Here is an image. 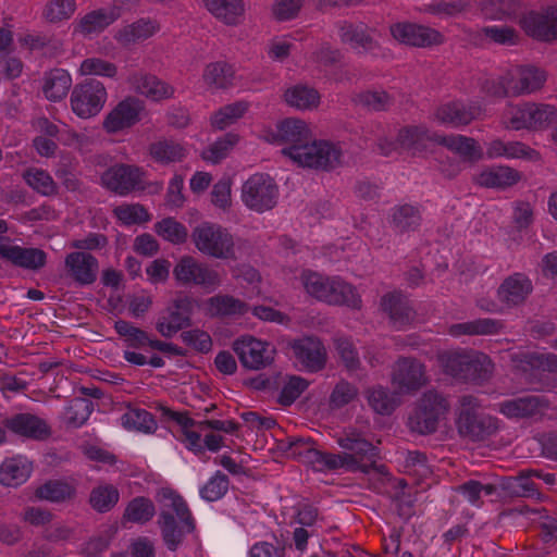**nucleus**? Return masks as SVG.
Instances as JSON below:
<instances>
[{
  "label": "nucleus",
  "mask_w": 557,
  "mask_h": 557,
  "mask_svg": "<svg viewBox=\"0 0 557 557\" xmlns=\"http://www.w3.org/2000/svg\"><path fill=\"white\" fill-rule=\"evenodd\" d=\"M444 371L453 377L482 384L487 381L493 371L488 356L476 351H456L442 357Z\"/></svg>",
  "instance_id": "4"
},
{
  "label": "nucleus",
  "mask_w": 557,
  "mask_h": 557,
  "mask_svg": "<svg viewBox=\"0 0 557 557\" xmlns=\"http://www.w3.org/2000/svg\"><path fill=\"white\" fill-rule=\"evenodd\" d=\"M426 383L423 364L414 358H399L392 371V384L398 393H413Z\"/></svg>",
  "instance_id": "15"
},
{
  "label": "nucleus",
  "mask_w": 557,
  "mask_h": 557,
  "mask_svg": "<svg viewBox=\"0 0 557 557\" xmlns=\"http://www.w3.org/2000/svg\"><path fill=\"white\" fill-rule=\"evenodd\" d=\"M391 34L401 44L413 47L437 46L444 41L438 30L413 23H396L391 26Z\"/></svg>",
  "instance_id": "19"
},
{
  "label": "nucleus",
  "mask_w": 557,
  "mask_h": 557,
  "mask_svg": "<svg viewBox=\"0 0 557 557\" xmlns=\"http://www.w3.org/2000/svg\"><path fill=\"white\" fill-rule=\"evenodd\" d=\"M200 307L197 298L187 295L177 296L162 312L156 323L157 331L166 338H171L183 329L193 325L191 315Z\"/></svg>",
  "instance_id": "8"
},
{
  "label": "nucleus",
  "mask_w": 557,
  "mask_h": 557,
  "mask_svg": "<svg viewBox=\"0 0 557 557\" xmlns=\"http://www.w3.org/2000/svg\"><path fill=\"white\" fill-rule=\"evenodd\" d=\"M77 494L76 486L64 480H48L39 485L34 495L39 500L61 504L72 502Z\"/></svg>",
  "instance_id": "32"
},
{
  "label": "nucleus",
  "mask_w": 557,
  "mask_h": 557,
  "mask_svg": "<svg viewBox=\"0 0 557 557\" xmlns=\"http://www.w3.org/2000/svg\"><path fill=\"white\" fill-rule=\"evenodd\" d=\"M308 382L300 376H292L283 386L277 398L282 406H290L308 387Z\"/></svg>",
  "instance_id": "64"
},
{
  "label": "nucleus",
  "mask_w": 557,
  "mask_h": 557,
  "mask_svg": "<svg viewBox=\"0 0 557 557\" xmlns=\"http://www.w3.org/2000/svg\"><path fill=\"white\" fill-rule=\"evenodd\" d=\"M238 141V135L233 133L225 134L222 138H219L213 143L206 151L202 152V158L212 163H219L224 159L230 150Z\"/></svg>",
  "instance_id": "60"
},
{
  "label": "nucleus",
  "mask_w": 557,
  "mask_h": 557,
  "mask_svg": "<svg viewBox=\"0 0 557 557\" xmlns=\"http://www.w3.org/2000/svg\"><path fill=\"white\" fill-rule=\"evenodd\" d=\"M435 143L457 153L466 162H476L482 158V149L478 143L462 135L436 136Z\"/></svg>",
  "instance_id": "31"
},
{
  "label": "nucleus",
  "mask_w": 557,
  "mask_h": 557,
  "mask_svg": "<svg viewBox=\"0 0 557 557\" xmlns=\"http://www.w3.org/2000/svg\"><path fill=\"white\" fill-rule=\"evenodd\" d=\"M228 484L227 475L218 471L200 490V495L208 502H215L225 495Z\"/></svg>",
  "instance_id": "61"
},
{
  "label": "nucleus",
  "mask_w": 557,
  "mask_h": 557,
  "mask_svg": "<svg viewBox=\"0 0 557 557\" xmlns=\"http://www.w3.org/2000/svg\"><path fill=\"white\" fill-rule=\"evenodd\" d=\"M208 314L211 318L243 315L248 311V305L231 295H215L207 300Z\"/></svg>",
  "instance_id": "35"
},
{
  "label": "nucleus",
  "mask_w": 557,
  "mask_h": 557,
  "mask_svg": "<svg viewBox=\"0 0 557 557\" xmlns=\"http://www.w3.org/2000/svg\"><path fill=\"white\" fill-rule=\"evenodd\" d=\"M525 33L541 41H552L557 38V7L544 12L531 11L521 21Z\"/></svg>",
  "instance_id": "20"
},
{
  "label": "nucleus",
  "mask_w": 557,
  "mask_h": 557,
  "mask_svg": "<svg viewBox=\"0 0 557 557\" xmlns=\"http://www.w3.org/2000/svg\"><path fill=\"white\" fill-rule=\"evenodd\" d=\"M144 110L143 100L133 96L126 97L108 113L102 124L103 128L109 134L129 128L140 121Z\"/></svg>",
  "instance_id": "16"
},
{
  "label": "nucleus",
  "mask_w": 557,
  "mask_h": 557,
  "mask_svg": "<svg viewBox=\"0 0 557 557\" xmlns=\"http://www.w3.org/2000/svg\"><path fill=\"white\" fill-rule=\"evenodd\" d=\"M521 180V173L509 166H498L482 172L479 184L488 188H506L517 184Z\"/></svg>",
  "instance_id": "41"
},
{
  "label": "nucleus",
  "mask_w": 557,
  "mask_h": 557,
  "mask_svg": "<svg viewBox=\"0 0 557 557\" xmlns=\"http://www.w3.org/2000/svg\"><path fill=\"white\" fill-rule=\"evenodd\" d=\"M113 213L125 225L141 224L150 221V214L140 203L117 206L114 208Z\"/></svg>",
  "instance_id": "59"
},
{
  "label": "nucleus",
  "mask_w": 557,
  "mask_h": 557,
  "mask_svg": "<svg viewBox=\"0 0 557 557\" xmlns=\"http://www.w3.org/2000/svg\"><path fill=\"white\" fill-rule=\"evenodd\" d=\"M191 239L203 255L216 259H235L233 236L219 225L201 223L193 230Z\"/></svg>",
  "instance_id": "7"
},
{
  "label": "nucleus",
  "mask_w": 557,
  "mask_h": 557,
  "mask_svg": "<svg viewBox=\"0 0 557 557\" xmlns=\"http://www.w3.org/2000/svg\"><path fill=\"white\" fill-rule=\"evenodd\" d=\"M150 156L160 163L178 162L185 157L184 147L171 139H162L149 146Z\"/></svg>",
  "instance_id": "47"
},
{
  "label": "nucleus",
  "mask_w": 557,
  "mask_h": 557,
  "mask_svg": "<svg viewBox=\"0 0 557 557\" xmlns=\"http://www.w3.org/2000/svg\"><path fill=\"white\" fill-rule=\"evenodd\" d=\"M278 196L277 186L267 174H253L243 185L242 198L251 210L264 212L275 207Z\"/></svg>",
  "instance_id": "10"
},
{
  "label": "nucleus",
  "mask_w": 557,
  "mask_h": 557,
  "mask_svg": "<svg viewBox=\"0 0 557 557\" xmlns=\"http://www.w3.org/2000/svg\"><path fill=\"white\" fill-rule=\"evenodd\" d=\"M64 265L67 275L79 285H91L96 282L99 262L95 256L85 251H74L65 257Z\"/></svg>",
  "instance_id": "21"
},
{
  "label": "nucleus",
  "mask_w": 557,
  "mask_h": 557,
  "mask_svg": "<svg viewBox=\"0 0 557 557\" xmlns=\"http://www.w3.org/2000/svg\"><path fill=\"white\" fill-rule=\"evenodd\" d=\"M358 395V389L355 385L347 381L338 382L333 388L330 396V407L339 409L351 403Z\"/></svg>",
  "instance_id": "62"
},
{
  "label": "nucleus",
  "mask_w": 557,
  "mask_h": 557,
  "mask_svg": "<svg viewBox=\"0 0 557 557\" xmlns=\"http://www.w3.org/2000/svg\"><path fill=\"white\" fill-rule=\"evenodd\" d=\"M512 361L524 372L542 370L557 373V355L552 352H519L512 356Z\"/></svg>",
  "instance_id": "38"
},
{
  "label": "nucleus",
  "mask_w": 557,
  "mask_h": 557,
  "mask_svg": "<svg viewBox=\"0 0 557 557\" xmlns=\"http://www.w3.org/2000/svg\"><path fill=\"white\" fill-rule=\"evenodd\" d=\"M248 110L246 101H237L221 108L211 119V124L218 129H224L240 119Z\"/></svg>",
  "instance_id": "55"
},
{
  "label": "nucleus",
  "mask_w": 557,
  "mask_h": 557,
  "mask_svg": "<svg viewBox=\"0 0 557 557\" xmlns=\"http://www.w3.org/2000/svg\"><path fill=\"white\" fill-rule=\"evenodd\" d=\"M339 40L343 45L349 46L357 53L374 54L381 49L380 42L375 39V28L363 22L342 21L337 24Z\"/></svg>",
  "instance_id": "13"
},
{
  "label": "nucleus",
  "mask_w": 557,
  "mask_h": 557,
  "mask_svg": "<svg viewBox=\"0 0 557 557\" xmlns=\"http://www.w3.org/2000/svg\"><path fill=\"white\" fill-rule=\"evenodd\" d=\"M156 515L153 502L144 496L133 498L123 512V520L132 523L145 524Z\"/></svg>",
  "instance_id": "45"
},
{
  "label": "nucleus",
  "mask_w": 557,
  "mask_h": 557,
  "mask_svg": "<svg viewBox=\"0 0 557 557\" xmlns=\"http://www.w3.org/2000/svg\"><path fill=\"white\" fill-rule=\"evenodd\" d=\"M24 178L34 190L45 196L57 193V186L52 177L44 170L29 169L24 173Z\"/></svg>",
  "instance_id": "58"
},
{
  "label": "nucleus",
  "mask_w": 557,
  "mask_h": 557,
  "mask_svg": "<svg viewBox=\"0 0 557 557\" xmlns=\"http://www.w3.org/2000/svg\"><path fill=\"white\" fill-rule=\"evenodd\" d=\"M208 11L226 25H236L244 14L243 0H202Z\"/></svg>",
  "instance_id": "39"
},
{
  "label": "nucleus",
  "mask_w": 557,
  "mask_h": 557,
  "mask_svg": "<svg viewBox=\"0 0 557 557\" xmlns=\"http://www.w3.org/2000/svg\"><path fill=\"white\" fill-rule=\"evenodd\" d=\"M392 223L400 233L416 231L421 223V213L418 207L403 205L394 208Z\"/></svg>",
  "instance_id": "48"
},
{
  "label": "nucleus",
  "mask_w": 557,
  "mask_h": 557,
  "mask_svg": "<svg viewBox=\"0 0 557 557\" xmlns=\"http://www.w3.org/2000/svg\"><path fill=\"white\" fill-rule=\"evenodd\" d=\"M72 86V78L67 71L53 69L44 78L42 92L50 101H60L69 92Z\"/></svg>",
  "instance_id": "36"
},
{
  "label": "nucleus",
  "mask_w": 557,
  "mask_h": 557,
  "mask_svg": "<svg viewBox=\"0 0 557 557\" xmlns=\"http://www.w3.org/2000/svg\"><path fill=\"white\" fill-rule=\"evenodd\" d=\"M533 285L523 273H513L506 277L497 288V298L505 308L518 307L531 295Z\"/></svg>",
  "instance_id": "22"
},
{
  "label": "nucleus",
  "mask_w": 557,
  "mask_h": 557,
  "mask_svg": "<svg viewBox=\"0 0 557 557\" xmlns=\"http://www.w3.org/2000/svg\"><path fill=\"white\" fill-rule=\"evenodd\" d=\"M114 330L129 348L141 349L146 346L149 347L150 345V335L145 330L135 326L129 321L122 319L115 321Z\"/></svg>",
  "instance_id": "46"
},
{
  "label": "nucleus",
  "mask_w": 557,
  "mask_h": 557,
  "mask_svg": "<svg viewBox=\"0 0 557 557\" xmlns=\"http://www.w3.org/2000/svg\"><path fill=\"white\" fill-rule=\"evenodd\" d=\"M331 277L323 276L320 273L305 271L301 274V281L307 293L312 297L325 301L327 299V289Z\"/></svg>",
  "instance_id": "57"
},
{
  "label": "nucleus",
  "mask_w": 557,
  "mask_h": 557,
  "mask_svg": "<svg viewBox=\"0 0 557 557\" xmlns=\"http://www.w3.org/2000/svg\"><path fill=\"white\" fill-rule=\"evenodd\" d=\"M120 499V492L113 484H99L89 493L88 504L98 513L111 511Z\"/></svg>",
  "instance_id": "40"
},
{
  "label": "nucleus",
  "mask_w": 557,
  "mask_h": 557,
  "mask_svg": "<svg viewBox=\"0 0 557 557\" xmlns=\"http://www.w3.org/2000/svg\"><path fill=\"white\" fill-rule=\"evenodd\" d=\"M368 401L380 414H391L398 406L397 398L382 386L369 391Z\"/></svg>",
  "instance_id": "56"
},
{
  "label": "nucleus",
  "mask_w": 557,
  "mask_h": 557,
  "mask_svg": "<svg viewBox=\"0 0 557 557\" xmlns=\"http://www.w3.org/2000/svg\"><path fill=\"white\" fill-rule=\"evenodd\" d=\"M94 410L91 400L85 397L73 398L65 410V418L70 425L78 428L83 425Z\"/></svg>",
  "instance_id": "54"
},
{
  "label": "nucleus",
  "mask_w": 557,
  "mask_h": 557,
  "mask_svg": "<svg viewBox=\"0 0 557 557\" xmlns=\"http://www.w3.org/2000/svg\"><path fill=\"white\" fill-rule=\"evenodd\" d=\"M498 407L499 412L509 419H529L548 409L550 401L544 396L528 395L505 400Z\"/></svg>",
  "instance_id": "23"
},
{
  "label": "nucleus",
  "mask_w": 557,
  "mask_h": 557,
  "mask_svg": "<svg viewBox=\"0 0 557 557\" xmlns=\"http://www.w3.org/2000/svg\"><path fill=\"white\" fill-rule=\"evenodd\" d=\"M116 12L108 8L90 11L73 23V30L84 36L99 34L119 18Z\"/></svg>",
  "instance_id": "27"
},
{
  "label": "nucleus",
  "mask_w": 557,
  "mask_h": 557,
  "mask_svg": "<svg viewBox=\"0 0 557 557\" xmlns=\"http://www.w3.org/2000/svg\"><path fill=\"white\" fill-rule=\"evenodd\" d=\"M143 172L139 168L128 164H115L101 175L102 185L121 196L141 187Z\"/></svg>",
  "instance_id": "18"
},
{
  "label": "nucleus",
  "mask_w": 557,
  "mask_h": 557,
  "mask_svg": "<svg viewBox=\"0 0 557 557\" xmlns=\"http://www.w3.org/2000/svg\"><path fill=\"white\" fill-rule=\"evenodd\" d=\"M326 302L330 305L347 306L352 309L361 307V298L356 288L341 277H331Z\"/></svg>",
  "instance_id": "34"
},
{
  "label": "nucleus",
  "mask_w": 557,
  "mask_h": 557,
  "mask_svg": "<svg viewBox=\"0 0 557 557\" xmlns=\"http://www.w3.org/2000/svg\"><path fill=\"white\" fill-rule=\"evenodd\" d=\"M448 409L449 404L442 394L428 391L417 401L413 412L409 416L408 426L421 435L432 434L437 430L441 418Z\"/></svg>",
  "instance_id": "6"
},
{
  "label": "nucleus",
  "mask_w": 557,
  "mask_h": 557,
  "mask_svg": "<svg viewBox=\"0 0 557 557\" xmlns=\"http://www.w3.org/2000/svg\"><path fill=\"white\" fill-rule=\"evenodd\" d=\"M338 445L349 451L347 453L354 461L349 462V470H359L369 473L371 469L384 473V466H376L375 459L379 455L377 448L357 432L347 433L337 441Z\"/></svg>",
  "instance_id": "11"
},
{
  "label": "nucleus",
  "mask_w": 557,
  "mask_h": 557,
  "mask_svg": "<svg viewBox=\"0 0 557 557\" xmlns=\"http://www.w3.org/2000/svg\"><path fill=\"white\" fill-rule=\"evenodd\" d=\"M272 140L284 144L282 153L298 165L315 170L331 171L341 163L342 151L334 144L313 140L305 121L285 119L276 125Z\"/></svg>",
  "instance_id": "1"
},
{
  "label": "nucleus",
  "mask_w": 557,
  "mask_h": 557,
  "mask_svg": "<svg viewBox=\"0 0 557 557\" xmlns=\"http://www.w3.org/2000/svg\"><path fill=\"white\" fill-rule=\"evenodd\" d=\"M202 78L210 88L228 89L235 85L236 70L225 61L211 62L206 66Z\"/></svg>",
  "instance_id": "33"
},
{
  "label": "nucleus",
  "mask_w": 557,
  "mask_h": 557,
  "mask_svg": "<svg viewBox=\"0 0 557 557\" xmlns=\"http://www.w3.org/2000/svg\"><path fill=\"white\" fill-rule=\"evenodd\" d=\"M0 257L15 267L33 271L44 268L47 261V255L44 250L15 245H0Z\"/></svg>",
  "instance_id": "26"
},
{
  "label": "nucleus",
  "mask_w": 557,
  "mask_h": 557,
  "mask_svg": "<svg viewBox=\"0 0 557 557\" xmlns=\"http://www.w3.org/2000/svg\"><path fill=\"white\" fill-rule=\"evenodd\" d=\"M76 10V0H49L42 9V17L49 23L70 20Z\"/></svg>",
  "instance_id": "53"
},
{
  "label": "nucleus",
  "mask_w": 557,
  "mask_h": 557,
  "mask_svg": "<svg viewBox=\"0 0 557 557\" xmlns=\"http://www.w3.org/2000/svg\"><path fill=\"white\" fill-rule=\"evenodd\" d=\"M156 498L160 504L157 524L161 539L170 552H176L186 535L196 530L195 518L183 496L173 488L162 487Z\"/></svg>",
  "instance_id": "2"
},
{
  "label": "nucleus",
  "mask_w": 557,
  "mask_h": 557,
  "mask_svg": "<svg viewBox=\"0 0 557 557\" xmlns=\"http://www.w3.org/2000/svg\"><path fill=\"white\" fill-rule=\"evenodd\" d=\"M81 72L83 75H100L106 77H114L117 73V67L114 63L99 59L89 58L82 62Z\"/></svg>",
  "instance_id": "63"
},
{
  "label": "nucleus",
  "mask_w": 557,
  "mask_h": 557,
  "mask_svg": "<svg viewBox=\"0 0 557 557\" xmlns=\"http://www.w3.org/2000/svg\"><path fill=\"white\" fill-rule=\"evenodd\" d=\"M243 367L249 370H260L270 366L274 360L275 348L267 342L252 336H243L233 343Z\"/></svg>",
  "instance_id": "14"
},
{
  "label": "nucleus",
  "mask_w": 557,
  "mask_h": 557,
  "mask_svg": "<svg viewBox=\"0 0 557 557\" xmlns=\"http://www.w3.org/2000/svg\"><path fill=\"white\" fill-rule=\"evenodd\" d=\"M504 324L495 319H476L473 321L458 323L450 326V334L453 335H492L499 333Z\"/></svg>",
  "instance_id": "43"
},
{
  "label": "nucleus",
  "mask_w": 557,
  "mask_h": 557,
  "mask_svg": "<svg viewBox=\"0 0 557 557\" xmlns=\"http://www.w3.org/2000/svg\"><path fill=\"white\" fill-rule=\"evenodd\" d=\"M159 29L156 21L139 20L125 26L115 36V39L123 46H129L139 40H146Z\"/></svg>",
  "instance_id": "42"
},
{
  "label": "nucleus",
  "mask_w": 557,
  "mask_h": 557,
  "mask_svg": "<svg viewBox=\"0 0 557 557\" xmlns=\"http://www.w3.org/2000/svg\"><path fill=\"white\" fill-rule=\"evenodd\" d=\"M480 111L478 106H466L462 102L454 101L437 108L435 116L443 123L461 126L470 124L478 117Z\"/></svg>",
  "instance_id": "29"
},
{
  "label": "nucleus",
  "mask_w": 557,
  "mask_h": 557,
  "mask_svg": "<svg viewBox=\"0 0 557 557\" xmlns=\"http://www.w3.org/2000/svg\"><path fill=\"white\" fill-rule=\"evenodd\" d=\"M174 278L180 285H199L215 288L220 285L219 273L208 264L199 262L191 256L182 257L173 269Z\"/></svg>",
  "instance_id": "12"
},
{
  "label": "nucleus",
  "mask_w": 557,
  "mask_h": 557,
  "mask_svg": "<svg viewBox=\"0 0 557 557\" xmlns=\"http://www.w3.org/2000/svg\"><path fill=\"white\" fill-rule=\"evenodd\" d=\"M285 100L292 107L310 109L318 106L320 95L314 88L297 85L286 90Z\"/></svg>",
  "instance_id": "50"
},
{
  "label": "nucleus",
  "mask_w": 557,
  "mask_h": 557,
  "mask_svg": "<svg viewBox=\"0 0 557 557\" xmlns=\"http://www.w3.org/2000/svg\"><path fill=\"white\" fill-rule=\"evenodd\" d=\"M2 424L13 434L33 441H45L51 435V428L47 421L29 412L7 417Z\"/></svg>",
  "instance_id": "17"
},
{
  "label": "nucleus",
  "mask_w": 557,
  "mask_h": 557,
  "mask_svg": "<svg viewBox=\"0 0 557 557\" xmlns=\"http://www.w3.org/2000/svg\"><path fill=\"white\" fill-rule=\"evenodd\" d=\"M354 459L348 456L347 453L343 454H331L324 453L317 449L315 453H310L309 455V463L314 466L317 470H336L339 468H346L349 470V462H352Z\"/></svg>",
  "instance_id": "49"
},
{
  "label": "nucleus",
  "mask_w": 557,
  "mask_h": 557,
  "mask_svg": "<svg viewBox=\"0 0 557 557\" xmlns=\"http://www.w3.org/2000/svg\"><path fill=\"white\" fill-rule=\"evenodd\" d=\"M29 468L21 460H5L0 468V483L5 486H17L29 476Z\"/></svg>",
  "instance_id": "51"
},
{
  "label": "nucleus",
  "mask_w": 557,
  "mask_h": 557,
  "mask_svg": "<svg viewBox=\"0 0 557 557\" xmlns=\"http://www.w3.org/2000/svg\"><path fill=\"white\" fill-rule=\"evenodd\" d=\"M382 310L388 314L391 323L401 329L413 320V310L409 306L408 300L398 293H389L381 299Z\"/></svg>",
  "instance_id": "28"
},
{
  "label": "nucleus",
  "mask_w": 557,
  "mask_h": 557,
  "mask_svg": "<svg viewBox=\"0 0 557 557\" xmlns=\"http://www.w3.org/2000/svg\"><path fill=\"white\" fill-rule=\"evenodd\" d=\"M481 401L473 395L459 397L456 426L458 434L470 442H484L499 430L497 418L480 411Z\"/></svg>",
  "instance_id": "3"
},
{
  "label": "nucleus",
  "mask_w": 557,
  "mask_h": 557,
  "mask_svg": "<svg viewBox=\"0 0 557 557\" xmlns=\"http://www.w3.org/2000/svg\"><path fill=\"white\" fill-rule=\"evenodd\" d=\"M352 101L368 111H388L395 103V99L385 90H364L356 94Z\"/></svg>",
  "instance_id": "44"
},
{
  "label": "nucleus",
  "mask_w": 557,
  "mask_h": 557,
  "mask_svg": "<svg viewBox=\"0 0 557 557\" xmlns=\"http://www.w3.org/2000/svg\"><path fill=\"white\" fill-rule=\"evenodd\" d=\"M518 81L512 83L511 96L531 94L541 89L546 81V73L534 66H520Z\"/></svg>",
  "instance_id": "37"
},
{
  "label": "nucleus",
  "mask_w": 557,
  "mask_h": 557,
  "mask_svg": "<svg viewBox=\"0 0 557 557\" xmlns=\"http://www.w3.org/2000/svg\"><path fill=\"white\" fill-rule=\"evenodd\" d=\"M154 231L159 236L175 245L185 243L188 237L186 226L174 218H164L157 222Z\"/></svg>",
  "instance_id": "52"
},
{
  "label": "nucleus",
  "mask_w": 557,
  "mask_h": 557,
  "mask_svg": "<svg viewBox=\"0 0 557 557\" xmlns=\"http://www.w3.org/2000/svg\"><path fill=\"white\" fill-rule=\"evenodd\" d=\"M290 347L296 359L310 371H319L326 362V351L322 342L313 336L295 339Z\"/></svg>",
  "instance_id": "25"
},
{
  "label": "nucleus",
  "mask_w": 557,
  "mask_h": 557,
  "mask_svg": "<svg viewBox=\"0 0 557 557\" xmlns=\"http://www.w3.org/2000/svg\"><path fill=\"white\" fill-rule=\"evenodd\" d=\"M436 136H431L425 127L410 125L398 131L396 141L403 149L417 154L426 151Z\"/></svg>",
  "instance_id": "30"
},
{
  "label": "nucleus",
  "mask_w": 557,
  "mask_h": 557,
  "mask_svg": "<svg viewBox=\"0 0 557 557\" xmlns=\"http://www.w3.org/2000/svg\"><path fill=\"white\" fill-rule=\"evenodd\" d=\"M557 122V109L550 104L525 102L508 106L503 114V123L511 129L546 128Z\"/></svg>",
  "instance_id": "5"
},
{
  "label": "nucleus",
  "mask_w": 557,
  "mask_h": 557,
  "mask_svg": "<svg viewBox=\"0 0 557 557\" xmlns=\"http://www.w3.org/2000/svg\"><path fill=\"white\" fill-rule=\"evenodd\" d=\"M127 83L136 92L153 101L170 99L175 92L172 85L161 81L156 75L141 71L132 73L127 78Z\"/></svg>",
  "instance_id": "24"
},
{
  "label": "nucleus",
  "mask_w": 557,
  "mask_h": 557,
  "mask_svg": "<svg viewBox=\"0 0 557 557\" xmlns=\"http://www.w3.org/2000/svg\"><path fill=\"white\" fill-rule=\"evenodd\" d=\"M107 97L103 83L96 78H86L74 86L71 94V107L77 116L89 119L102 110Z\"/></svg>",
  "instance_id": "9"
}]
</instances>
